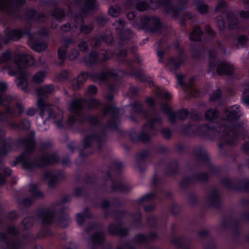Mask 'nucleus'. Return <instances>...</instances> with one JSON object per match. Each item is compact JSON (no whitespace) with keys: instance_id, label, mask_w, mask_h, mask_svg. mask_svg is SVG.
I'll use <instances>...</instances> for the list:
<instances>
[{"instance_id":"obj_51","label":"nucleus","mask_w":249,"mask_h":249,"mask_svg":"<svg viewBox=\"0 0 249 249\" xmlns=\"http://www.w3.org/2000/svg\"><path fill=\"white\" fill-rule=\"evenodd\" d=\"M243 85L245 87L243 91L242 102L246 106H249V83H244Z\"/></svg>"},{"instance_id":"obj_60","label":"nucleus","mask_w":249,"mask_h":249,"mask_svg":"<svg viewBox=\"0 0 249 249\" xmlns=\"http://www.w3.org/2000/svg\"><path fill=\"white\" fill-rule=\"evenodd\" d=\"M228 7V3L224 0H219L214 8L215 13H222L223 9L227 10Z\"/></svg>"},{"instance_id":"obj_19","label":"nucleus","mask_w":249,"mask_h":249,"mask_svg":"<svg viewBox=\"0 0 249 249\" xmlns=\"http://www.w3.org/2000/svg\"><path fill=\"white\" fill-rule=\"evenodd\" d=\"M44 180L48 181V185L50 188H54L56 185L66 178L63 172L58 171L57 174L53 173L52 171H47L43 174Z\"/></svg>"},{"instance_id":"obj_58","label":"nucleus","mask_w":249,"mask_h":249,"mask_svg":"<svg viewBox=\"0 0 249 249\" xmlns=\"http://www.w3.org/2000/svg\"><path fill=\"white\" fill-rule=\"evenodd\" d=\"M136 9L140 12L146 11L149 8V4L144 0H139L135 5Z\"/></svg>"},{"instance_id":"obj_6","label":"nucleus","mask_w":249,"mask_h":249,"mask_svg":"<svg viewBox=\"0 0 249 249\" xmlns=\"http://www.w3.org/2000/svg\"><path fill=\"white\" fill-rule=\"evenodd\" d=\"M54 90V88L53 84L45 85L40 87L36 89V92L37 95V106L40 110V116L43 118L45 113L48 114V119H56V115L54 110L52 108L50 105L48 104L44 99L43 95L44 93H52Z\"/></svg>"},{"instance_id":"obj_61","label":"nucleus","mask_w":249,"mask_h":249,"mask_svg":"<svg viewBox=\"0 0 249 249\" xmlns=\"http://www.w3.org/2000/svg\"><path fill=\"white\" fill-rule=\"evenodd\" d=\"M123 167V163L121 161L116 160H112L111 165L108 166V168L109 169L112 170L113 168H114L118 173L122 172Z\"/></svg>"},{"instance_id":"obj_7","label":"nucleus","mask_w":249,"mask_h":249,"mask_svg":"<svg viewBox=\"0 0 249 249\" xmlns=\"http://www.w3.org/2000/svg\"><path fill=\"white\" fill-rule=\"evenodd\" d=\"M126 212V210H113L111 212L110 216L116 219V222L109 224L107 226V231L110 235L123 238L129 235L130 229L124 225L123 221Z\"/></svg>"},{"instance_id":"obj_15","label":"nucleus","mask_w":249,"mask_h":249,"mask_svg":"<svg viewBox=\"0 0 249 249\" xmlns=\"http://www.w3.org/2000/svg\"><path fill=\"white\" fill-rule=\"evenodd\" d=\"M42 4L54 7L51 12V16L57 21L61 22L66 17L65 10L59 6V2L57 0H40Z\"/></svg>"},{"instance_id":"obj_39","label":"nucleus","mask_w":249,"mask_h":249,"mask_svg":"<svg viewBox=\"0 0 249 249\" xmlns=\"http://www.w3.org/2000/svg\"><path fill=\"white\" fill-rule=\"evenodd\" d=\"M25 16L28 20H32L34 19H40L41 18L44 17V14L43 12H39L34 8L29 9L26 12Z\"/></svg>"},{"instance_id":"obj_54","label":"nucleus","mask_w":249,"mask_h":249,"mask_svg":"<svg viewBox=\"0 0 249 249\" xmlns=\"http://www.w3.org/2000/svg\"><path fill=\"white\" fill-rule=\"evenodd\" d=\"M248 41V37L246 35H238L235 38L236 43V47H244L245 46Z\"/></svg>"},{"instance_id":"obj_13","label":"nucleus","mask_w":249,"mask_h":249,"mask_svg":"<svg viewBox=\"0 0 249 249\" xmlns=\"http://www.w3.org/2000/svg\"><path fill=\"white\" fill-rule=\"evenodd\" d=\"M221 184L231 191L249 192V180H247L246 178L237 180L235 185L231 179L226 178L221 179Z\"/></svg>"},{"instance_id":"obj_59","label":"nucleus","mask_w":249,"mask_h":249,"mask_svg":"<svg viewBox=\"0 0 249 249\" xmlns=\"http://www.w3.org/2000/svg\"><path fill=\"white\" fill-rule=\"evenodd\" d=\"M178 119L181 121H185L190 114V112L185 108H182L177 111Z\"/></svg>"},{"instance_id":"obj_4","label":"nucleus","mask_w":249,"mask_h":249,"mask_svg":"<svg viewBox=\"0 0 249 249\" xmlns=\"http://www.w3.org/2000/svg\"><path fill=\"white\" fill-rule=\"evenodd\" d=\"M193 126L194 125L191 123H188L187 124H184L180 130L181 134L184 136H191L194 135L203 139L212 140L214 136L209 131L217 132L219 130L218 126L211 125L209 123L198 125L195 130L192 129Z\"/></svg>"},{"instance_id":"obj_5","label":"nucleus","mask_w":249,"mask_h":249,"mask_svg":"<svg viewBox=\"0 0 249 249\" xmlns=\"http://www.w3.org/2000/svg\"><path fill=\"white\" fill-rule=\"evenodd\" d=\"M118 76L117 73L111 70L107 71H101L100 72L89 73L88 71L81 72L71 82V86L73 89H80L84 84L88 78H90L95 81H99L102 82H106L108 80L109 77H116Z\"/></svg>"},{"instance_id":"obj_35","label":"nucleus","mask_w":249,"mask_h":249,"mask_svg":"<svg viewBox=\"0 0 249 249\" xmlns=\"http://www.w3.org/2000/svg\"><path fill=\"white\" fill-rule=\"evenodd\" d=\"M117 30L119 31V38L122 42L129 41L132 37L133 31L130 29L117 28Z\"/></svg>"},{"instance_id":"obj_26","label":"nucleus","mask_w":249,"mask_h":249,"mask_svg":"<svg viewBox=\"0 0 249 249\" xmlns=\"http://www.w3.org/2000/svg\"><path fill=\"white\" fill-rule=\"evenodd\" d=\"M240 108V107L238 105L233 106L227 111L226 116L223 120L230 123L238 121L241 115Z\"/></svg>"},{"instance_id":"obj_1","label":"nucleus","mask_w":249,"mask_h":249,"mask_svg":"<svg viewBox=\"0 0 249 249\" xmlns=\"http://www.w3.org/2000/svg\"><path fill=\"white\" fill-rule=\"evenodd\" d=\"M36 133L32 130L30 132L29 138H20L13 140L10 137H7L3 144L0 147V156H5L10 152L15 150L18 146H25L24 152L17 157L14 166L21 163L22 168L26 170H32L35 167L44 168L50 165L55 164L60 161V157L56 153L43 154L35 160H30L28 155L34 152L36 147L35 138Z\"/></svg>"},{"instance_id":"obj_31","label":"nucleus","mask_w":249,"mask_h":249,"mask_svg":"<svg viewBox=\"0 0 249 249\" xmlns=\"http://www.w3.org/2000/svg\"><path fill=\"white\" fill-rule=\"evenodd\" d=\"M193 2L197 12L201 15H206L210 12L209 6L204 0H194Z\"/></svg>"},{"instance_id":"obj_17","label":"nucleus","mask_w":249,"mask_h":249,"mask_svg":"<svg viewBox=\"0 0 249 249\" xmlns=\"http://www.w3.org/2000/svg\"><path fill=\"white\" fill-rule=\"evenodd\" d=\"M96 142L98 145L96 147L97 151H101L103 149V139L101 136L98 133L93 132L86 136L82 140V145L84 149H92L93 146L92 142Z\"/></svg>"},{"instance_id":"obj_14","label":"nucleus","mask_w":249,"mask_h":249,"mask_svg":"<svg viewBox=\"0 0 249 249\" xmlns=\"http://www.w3.org/2000/svg\"><path fill=\"white\" fill-rule=\"evenodd\" d=\"M193 153L197 157L198 160L201 161L203 164L209 166L211 171L214 174H217L219 172L217 167L213 166L211 158L209 156L207 150L201 146H198L193 149Z\"/></svg>"},{"instance_id":"obj_30","label":"nucleus","mask_w":249,"mask_h":249,"mask_svg":"<svg viewBox=\"0 0 249 249\" xmlns=\"http://www.w3.org/2000/svg\"><path fill=\"white\" fill-rule=\"evenodd\" d=\"M9 125L14 129L28 130L31 127V122L28 118H25L18 123L11 122L9 123Z\"/></svg>"},{"instance_id":"obj_52","label":"nucleus","mask_w":249,"mask_h":249,"mask_svg":"<svg viewBox=\"0 0 249 249\" xmlns=\"http://www.w3.org/2000/svg\"><path fill=\"white\" fill-rule=\"evenodd\" d=\"M132 241L138 244L142 245L148 242V237L142 233H139L134 236Z\"/></svg>"},{"instance_id":"obj_55","label":"nucleus","mask_w":249,"mask_h":249,"mask_svg":"<svg viewBox=\"0 0 249 249\" xmlns=\"http://www.w3.org/2000/svg\"><path fill=\"white\" fill-rule=\"evenodd\" d=\"M193 178L198 181L207 182L209 178V175L207 172H200L193 176Z\"/></svg>"},{"instance_id":"obj_49","label":"nucleus","mask_w":249,"mask_h":249,"mask_svg":"<svg viewBox=\"0 0 249 249\" xmlns=\"http://www.w3.org/2000/svg\"><path fill=\"white\" fill-rule=\"evenodd\" d=\"M46 75L45 71H39L33 75L32 77V81L36 84H40L44 82Z\"/></svg>"},{"instance_id":"obj_46","label":"nucleus","mask_w":249,"mask_h":249,"mask_svg":"<svg viewBox=\"0 0 249 249\" xmlns=\"http://www.w3.org/2000/svg\"><path fill=\"white\" fill-rule=\"evenodd\" d=\"M32 197L34 199L43 198L44 197V193L37 189V186L35 184H32L29 189Z\"/></svg>"},{"instance_id":"obj_44","label":"nucleus","mask_w":249,"mask_h":249,"mask_svg":"<svg viewBox=\"0 0 249 249\" xmlns=\"http://www.w3.org/2000/svg\"><path fill=\"white\" fill-rule=\"evenodd\" d=\"M219 116V111L217 108H210L205 112V118L209 122L216 120Z\"/></svg>"},{"instance_id":"obj_21","label":"nucleus","mask_w":249,"mask_h":249,"mask_svg":"<svg viewBox=\"0 0 249 249\" xmlns=\"http://www.w3.org/2000/svg\"><path fill=\"white\" fill-rule=\"evenodd\" d=\"M9 74L11 76L18 74L15 81L18 87L22 90H25L27 89L29 84L28 81V74L26 72L20 68L16 72L13 71L12 70H10L9 71Z\"/></svg>"},{"instance_id":"obj_12","label":"nucleus","mask_w":249,"mask_h":249,"mask_svg":"<svg viewBox=\"0 0 249 249\" xmlns=\"http://www.w3.org/2000/svg\"><path fill=\"white\" fill-rule=\"evenodd\" d=\"M146 127H148L151 130L156 131L157 128L153 123H150L148 121L144 124L142 126V131L137 136H135V135L136 134L135 130L131 131L129 133V136L130 138L131 141L134 143H138L139 142H142L143 143H148L151 140V136L150 134L145 130Z\"/></svg>"},{"instance_id":"obj_57","label":"nucleus","mask_w":249,"mask_h":249,"mask_svg":"<svg viewBox=\"0 0 249 249\" xmlns=\"http://www.w3.org/2000/svg\"><path fill=\"white\" fill-rule=\"evenodd\" d=\"M114 53H115L112 51L105 50L104 52L102 54V57L101 58L99 57V64L108 61L114 55Z\"/></svg>"},{"instance_id":"obj_50","label":"nucleus","mask_w":249,"mask_h":249,"mask_svg":"<svg viewBox=\"0 0 249 249\" xmlns=\"http://www.w3.org/2000/svg\"><path fill=\"white\" fill-rule=\"evenodd\" d=\"M183 237L180 236L178 238H176L175 236H173L171 239V242L174 245L177 246L178 248H181L182 249H190V248L187 247L183 243Z\"/></svg>"},{"instance_id":"obj_32","label":"nucleus","mask_w":249,"mask_h":249,"mask_svg":"<svg viewBox=\"0 0 249 249\" xmlns=\"http://www.w3.org/2000/svg\"><path fill=\"white\" fill-rule=\"evenodd\" d=\"M129 74L143 83L150 82L149 77L143 73L142 70H136L134 67H131Z\"/></svg>"},{"instance_id":"obj_10","label":"nucleus","mask_w":249,"mask_h":249,"mask_svg":"<svg viewBox=\"0 0 249 249\" xmlns=\"http://www.w3.org/2000/svg\"><path fill=\"white\" fill-rule=\"evenodd\" d=\"M224 127L227 132L222 136V139L226 143L232 144L241 136V131L243 129L242 123L232 122L225 124Z\"/></svg>"},{"instance_id":"obj_3","label":"nucleus","mask_w":249,"mask_h":249,"mask_svg":"<svg viewBox=\"0 0 249 249\" xmlns=\"http://www.w3.org/2000/svg\"><path fill=\"white\" fill-rule=\"evenodd\" d=\"M137 14L135 11L130 12L126 15L129 20L132 21V24L134 28L144 30L153 33H159L163 29V23L160 18L156 16L144 15L140 18V23L136 19Z\"/></svg>"},{"instance_id":"obj_28","label":"nucleus","mask_w":249,"mask_h":249,"mask_svg":"<svg viewBox=\"0 0 249 249\" xmlns=\"http://www.w3.org/2000/svg\"><path fill=\"white\" fill-rule=\"evenodd\" d=\"M11 238L3 232H0V241L5 244V246H0V249H19V243L15 242L12 246L10 243Z\"/></svg>"},{"instance_id":"obj_25","label":"nucleus","mask_w":249,"mask_h":249,"mask_svg":"<svg viewBox=\"0 0 249 249\" xmlns=\"http://www.w3.org/2000/svg\"><path fill=\"white\" fill-rule=\"evenodd\" d=\"M177 51L178 52V57L171 56L167 60L168 64L170 66H172L173 69L174 70H178L185 62V60L183 57L185 53L184 49L182 47Z\"/></svg>"},{"instance_id":"obj_53","label":"nucleus","mask_w":249,"mask_h":249,"mask_svg":"<svg viewBox=\"0 0 249 249\" xmlns=\"http://www.w3.org/2000/svg\"><path fill=\"white\" fill-rule=\"evenodd\" d=\"M94 26L92 23L86 24L83 23L80 26V32L85 35H89L94 30Z\"/></svg>"},{"instance_id":"obj_62","label":"nucleus","mask_w":249,"mask_h":249,"mask_svg":"<svg viewBox=\"0 0 249 249\" xmlns=\"http://www.w3.org/2000/svg\"><path fill=\"white\" fill-rule=\"evenodd\" d=\"M232 227L233 230V237L234 239H237L240 235V227L239 222L237 220H234L232 224Z\"/></svg>"},{"instance_id":"obj_34","label":"nucleus","mask_w":249,"mask_h":249,"mask_svg":"<svg viewBox=\"0 0 249 249\" xmlns=\"http://www.w3.org/2000/svg\"><path fill=\"white\" fill-rule=\"evenodd\" d=\"M94 245H103L106 241V237L103 231H97L90 237Z\"/></svg>"},{"instance_id":"obj_47","label":"nucleus","mask_w":249,"mask_h":249,"mask_svg":"<svg viewBox=\"0 0 249 249\" xmlns=\"http://www.w3.org/2000/svg\"><path fill=\"white\" fill-rule=\"evenodd\" d=\"M193 15L192 13L189 12H184L181 15H180L179 19V23L182 27L187 26V21L193 18ZM177 19V18H175Z\"/></svg>"},{"instance_id":"obj_11","label":"nucleus","mask_w":249,"mask_h":249,"mask_svg":"<svg viewBox=\"0 0 249 249\" xmlns=\"http://www.w3.org/2000/svg\"><path fill=\"white\" fill-rule=\"evenodd\" d=\"M52 207H43L37 209L36 215L39 219L43 225L45 226H50L53 224L55 221V217L56 214V211L54 207L56 204L53 203Z\"/></svg>"},{"instance_id":"obj_56","label":"nucleus","mask_w":249,"mask_h":249,"mask_svg":"<svg viewBox=\"0 0 249 249\" xmlns=\"http://www.w3.org/2000/svg\"><path fill=\"white\" fill-rule=\"evenodd\" d=\"M155 197L156 195L154 193H148L138 199L136 200V202L139 204H141L142 202L154 199L155 198Z\"/></svg>"},{"instance_id":"obj_43","label":"nucleus","mask_w":249,"mask_h":249,"mask_svg":"<svg viewBox=\"0 0 249 249\" xmlns=\"http://www.w3.org/2000/svg\"><path fill=\"white\" fill-rule=\"evenodd\" d=\"M7 84L3 81H0V105L3 106L4 102L10 103V98L9 96H4L3 93L7 90Z\"/></svg>"},{"instance_id":"obj_29","label":"nucleus","mask_w":249,"mask_h":249,"mask_svg":"<svg viewBox=\"0 0 249 249\" xmlns=\"http://www.w3.org/2000/svg\"><path fill=\"white\" fill-rule=\"evenodd\" d=\"M180 165L178 161L174 160L167 164L164 173L168 176H175L179 173Z\"/></svg>"},{"instance_id":"obj_9","label":"nucleus","mask_w":249,"mask_h":249,"mask_svg":"<svg viewBox=\"0 0 249 249\" xmlns=\"http://www.w3.org/2000/svg\"><path fill=\"white\" fill-rule=\"evenodd\" d=\"M83 102L86 105L89 110L98 109L102 105L100 100L96 98H90L86 99L84 98H78L72 100L69 104L70 111L77 117L81 116V111L83 109Z\"/></svg>"},{"instance_id":"obj_48","label":"nucleus","mask_w":249,"mask_h":249,"mask_svg":"<svg viewBox=\"0 0 249 249\" xmlns=\"http://www.w3.org/2000/svg\"><path fill=\"white\" fill-rule=\"evenodd\" d=\"M222 96V90L220 88L218 87L210 94L209 99L210 102L217 101L220 100Z\"/></svg>"},{"instance_id":"obj_23","label":"nucleus","mask_w":249,"mask_h":249,"mask_svg":"<svg viewBox=\"0 0 249 249\" xmlns=\"http://www.w3.org/2000/svg\"><path fill=\"white\" fill-rule=\"evenodd\" d=\"M14 62L18 67L27 68L34 65L36 62L34 57L26 53H18L15 57Z\"/></svg>"},{"instance_id":"obj_42","label":"nucleus","mask_w":249,"mask_h":249,"mask_svg":"<svg viewBox=\"0 0 249 249\" xmlns=\"http://www.w3.org/2000/svg\"><path fill=\"white\" fill-rule=\"evenodd\" d=\"M130 106L132 107V111L134 114L144 115L147 113L146 110L143 109L142 103L139 101H135L130 104Z\"/></svg>"},{"instance_id":"obj_22","label":"nucleus","mask_w":249,"mask_h":249,"mask_svg":"<svg viewBox=\"0 0 249 249\" xmlns=\"http://www.w3.org/2000/svg\"><path fill=\"white\" fill-rule=\"evenodd\" d=\"M82 62L87 67L93 68L99 64V53L96 50H92L83 56Z\"/></svg>"},{"instance_id":"obj_24","label":"nucleus","mask_w":249,"mask_h":249,"mask_svg":"<svg viewBox=\"0 0 249 249\" xmlns=\"http://www.w3.org/2000/svg\"><path fill=\"white\" fill-rule=\"evenodd\" d=\"M207 201L210 207L213 209H220L222 206V201L218 189L213 188L211 193L207 197Z\"/></svg>"},{"instance_id":"obj_16","label":"nucleus","mask_w":249,"mask_h":249,"mask_svg":"<svg viewBox=\"0 0 249 249\" xmlns=\"http://www.w3.org/2000/svg\"><path fill=\"white\" fill-rule=\"evenodd\" d=\"M26 3V0H13L11 6L8 7L6 10L3 9V10L0 12L5 11L7 16L14 19H22V17L19 14L20 9ZM2 5L3 6V4ZM3 8H4L3 6Z\"/></svg>"},{"instance_id":"obj_40","label":"nucleus","mask_w":249,"mask_h":249,"mask_svg":"<svg viewBox=\"0 0 249 249\" xmlns=\"http://www.w3.org/2000/svg\"><path fill=\"white\" fill-rule=\"evenodd\" d=\"M105 114H107L109 113H112V117L110 120L118 121V120L120 118L119 112L120 109L118 107H115L114 105H111L108 106L106 107L105 109Z\"/></svg>"},{"instance_id":"obj_27","label":"nucleus","mask_w":249,"mask_h":249,"mask_svg":"<svg viewBox=\"0 0 249 249\" xmlns=\"http://www.w3.org/2000/svg\"><path fill=\"white\" fill-rule=\"evenodd\" d=\"M97 0H85L81 8L82 14L87 15L90 12H94L98 9Z\"/></svg>"},{"instance_id":"obj_37","label":"nucleus","mask_w":249,"mask_h":249,"mask_svg":"<svg viewBox=\"0 0 249 249\" xmlns=\"http://www.w3.org/2000/svg\"><path fill=\"white\" fill-rule=\"evenodd\" d=\"M129 215L133 218L132 226L136 229H140L143 227L142 222V215L141 212L130 213Z\"/></svg>"},{"instance_id":"obj_41","label":"nucleus","mask_w":249,"mask_h":249,"mask_svg":"<svg viewBox=\"0 0 249 249\" xmlns=\"http://www.w3.org/2000/svg\"><path fill=\"white\" fill-rule=\"evenodd\" d=\"M111 189L113 192H119L121 193H127L129 192L130 190L128 185L121 182L117 183L115 181L112 183Z\"/></svg>"},{"instance_id":"obj_33","label":"nucleus","mask_w":249,"mask_h":249,"mask_svg":"<svg viewBox=\"0 0 249 249\" xmlns=\"http://www.w3.org/2000/svg\"><path fill=\"white\" fill-rule=\"evenodd\" d=\"M190 50L192 57L195 59H200L202 54L205 51V48L204 45H200L198 47H196V44H191L190 45Z\"/></svg>"},{"instance_id":"obj_64","label":"nucleus","mask_w":249,"mask_h":249,"mask_svg":"<svg viewBox=\"0 0 249 249\" xmlns=\"http://www.w3.org/2000/svg\"><path fill=\"white\" fill-rule=\"evenodd\" d=\"M107 37L105 34L94 37L92 39V40L94 41V46L95 47L100 46L103 42L107 41Z\"/></svg>"},{"instance_id":"obj_2","label":"nucleus","mask_w":249,"mask_h":249,"mask_svg":"<svg viewBox=\"0 0 249 249\" xmlns=\"http://www.w3.org/2000/svg\"><path fill=\"white\" fill-rule=\"evenodd\" d=\"M24 36H28V44L35 52H42L47 48V43L40 37L35 36L31 30L26 27L15 28L5 32V36L3 38L4 44H8L11 41H18Z\"/></svg>"},{"instance_id":"obj_18","label":"nucleus","mask_w":249,"mask_h":249,"mask_svg":"<svg viewBox=\"0 0 249 249\" xmlns=\"http://www.w3.org/2000/svg\"><path fill=\"white\" fill-rule=\"evenodd\" d=\"M215 23L219 30L224 32L227 29L229 31H234L236 30H240L241 27L239 25V21L238 18L236 19L231 20L226 26L224 19L222 15H218L215 18Z\"/></svg>"},{"instance_id":"obj_38","label":"nucleus","mask_w":249,"mask_h":249,"mask_svg":"<svg viewBox=\"0 0 249 249\" xmlns=\"http://www.w3.org/2000/svg\"><path fill=\"white\" fill-rule=\"evenodd\" d=\"M203 34V31L201 27L199 26H196L190 34L189 39L190 41L200 42Z\"/></svg>"},{"instance_id":"obj_36","label":"nucleus","mask_w":249,"mask_h":249,"mask_svg":"<svg viewBox=\"0 0 249 249\" xmlns=\"http://www.w3.org/2000/svg\"><path fill=\"white\" fill-rule=\"evenodd\" d=\"M78 118V121L81 124H83L86 122H88L91 125L94 126H97L99 124V119L98 116L96 115H88L84 117L81 113V116Z\"/></svg>"},{"instance_id":"obj_63","label":"nucleus","mask_w":249,"mask_h":249,"mask_svg":"<svg viewBox=\"0 0 249 249\" xmlns=\"http://www.w3.org/2000/svg\"><path fill=\"white\" fill-rule=\"evenodd\" d=\"M194 179L192 177H187L184 178L179 182L180 187L183 189H187L192 184V181Z\"/></svg>"},{"instance_id":"obj_20","label":"nucleus","mask_w":249,"mask_h":249,"mask_svg":"<svg viewBox=\"0 0 249 249\" xmlns=\"http://www.w3.org/2000/svg\"><path fill=\"white\" fill-rule=\"evenodd\" d=\"M187 0H179L177 4L172 3L164 6L163 8L167 14H172L174 18H179L180 14L186 9L187 5Z\"/></svg>"},{"instance_id":"obj_45","label":"nucleus","mask_w":249,"mask_h":249,"mask_svg":"<svg viewBox=\"0 0 249 249\" xmlns=\"http://www.w3.org/2000/svg\"><path fill=\"white\" fill-rule=\"evenodd\" d=\"M68 50L66 48L60 46L57 50V57L60 62L58 64L62 65H64L65 60L68 58Z\"/></svg>"},{"instance_id":"obj_8","label":"nucleus","mask_w":249,"mask_h":249,"mask_svg":"<svg viewBox=\"0 0 249 249\" xmlns=\"http://www.w3.org/2000/svg\"><path fill=\"white\" fill-rule=\"evenodd\" d=\"M235 68L232 64L220 60L208 61L207 72L212 77L215 73L219 76H232L234 75Z\"/></svg>"}]
</instances>
